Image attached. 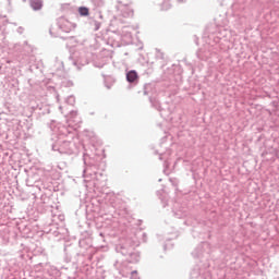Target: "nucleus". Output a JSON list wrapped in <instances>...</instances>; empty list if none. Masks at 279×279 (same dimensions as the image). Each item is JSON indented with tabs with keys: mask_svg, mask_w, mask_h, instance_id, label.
<instances>
[{
	"mask_svg": "<svg viewBox=\"0 0 279 279\" xmlns=\"http://www.w3.org/2000/svg\"><path fill=\"white\" fill-rule=\"evenodd\" d=\"M126 80L131 84L136 82V80H138V73H136L134 70H131L129 73H126Z\"/></svg>",
	"mask_w": 279,
	"mask_h": 279,
	"instance_id": "f257e3e1",
	"label": "nucleus"
},
{
	"mask_svg": "<svg viewBox=\"0 0 279 279\" xmlns=\"http://www.w3.org/2000/svg\"><path fill=\"white\" fill-rule=\"evenodd\" d=\"M78 12H80L81 16H88V14H89V10L86 7H81L78 9Z\"/></svg>",
	"mask_w": 279,
	"mask_h": 279,
	"instance_id": "f03ea898",
	"label": "nucleus"
}]
</instances>
